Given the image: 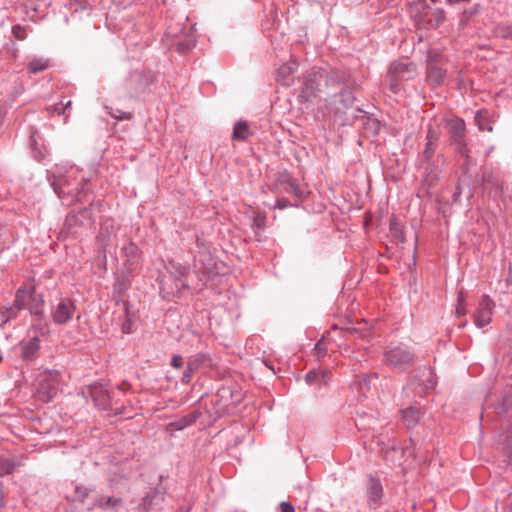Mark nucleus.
<instances>
[{
  "label": "nucleus",
  "mask_w": 512,
  "mask_h": 512,
  "mask_svg": "<svg viewBox=\"0 0 512 512\" xmlns=\"http://www.w3.org/2000/svg\"><path fill=\"white\" fill-rule=\"evenodd\" d=\"M53 178L54 191L67 206L83 201L90 192L88 177L77 167H70L64 174Z\"/></svg>",
  "instance_id": "obj_1"
},
{
  "label": "nucleus",
  "mask_w": 512,
  "mask_h": 512,
  "mask_svg": "<svg viewBox=\"0 0 512 512\" xmlns=\"http://www.w3.org/2000/svg\"><path fill=\"white\" fill-rule=\"evenodd\" d=\"M196 245L199 249L198 255L195 256V273L198 277V283L195 284V289H202L206 282L215 275V261L209 251L208 243L200 238L196 237Z\"/></svg>",
  "instance_id": "obj_2"
},
{
  "label": "nucleus",
  "mask_w": 512,
  "mask_h": 512,
  "mask_svg": "<svg viewBox=\"0 0 512 512\" xmlns=\"http://www.w3.org/2000/svg\"><path fill=\"white\" fill-rule=\"evenodd\" d=\"M328 73L322 68H312L303 76V83L298 95L299 103L313 102L321 91L322 82H326Z\"/></svg>",
  "instance_id": "obj_3"
},
{
  "label": "nucleus",
  "mask_w": 512,
  "mask_h": 512,
  "mask_svg": "<svg viewBox=\"0 0 512 512\" xmlns=\"http://www.w3.org/2000/svg\"><path fill=\"white\" fill-rule=\"evenodd\" d=\"M90 396L95 404V406L99 410H110L113 415H123L127 417H131V406L121 407L115 406L112 402L111 396L109 395L106 388L101 384H94L90 386Z\"/></svg>",
  "instance_id": "obj_4"
},
{
  "label": "nucleus",
  "mask_w": 512,
  "mask_h": 512,
  "mask_svg": "<svg viewBox=\"0 0 512 512\" xmlns=\"http://www.w3.org/2000/svg\"><path fill=\"white\" fill-rule=\"evenodd\" d=\"M91 219V211L84 208L78 212H72L66 216L60 231V238L79 237Z\"/></svg>",
  "instance_id": "obj_5"
},
{
  "label": "nucleus",
  "mask_w": 512,
  "mask_h": 512,
  "mask_svg": "<svg viewBox=\"0 0 512 512\" xmlns=\"http://www.w3.org/2000/svg\"><path fill=\"white\" fill-rule=\"evenodd\" d=\"M384 362L387 366L404 370L414 362V354L403 344L389 345L384 351Z\"/></svg>",
  "instance_id": "obj_6"
},
{
  "label": "nucleus",
  "mask_w": 512,
  "mask_h": 512,
  "mask_svg": "<svg viewBox=\"0 0 512 512\" xmlns=\"http://www.w3.org/2000/svg\"><path fill=\"white\" fill-rule=\"evenodd\" d=\"M44 299L42 294H36L35 287H31L29 290L19 289L16 294L15 304L21 309H29L31 315L38 319H42L44 316Z\"/></svg>",
  "instance_id": "obj_7"
},
{
  "label": "nucleus",
  "mask_w": 512,
  "mask_h": 512,
  "mask_svg": "<svg viewBox=\"0 0 512 512\" xmlns=\"http://www.w3.org/2000/svg\"><path fill=\"white\" fill-rule=\"evenodd\" d=\"M60 374L56 371H45L40 374L36 396L42 402H49L56 394Z\"/></svg>",
  "instance_id": "obj_8"
},
{
  "label": "nucleus",
  "mask_w": 512,
  "mask_h": 512,
  "mask_svg": "<svg viewBox=\"0 0 512 512\" xmlns=\"http://www.w3.org/2000/svg\"><path fill=\"white\" fill-rule=\"evenodd\" d=\"M273 193L286 192L301 199L303 192L300 189L298 180L293 178L287 171L279 172L276 174L275 183L270 188Z\"/></svg>",
  "instance_id": "obj_9"
},
{
  "label": "nucleus",
  "mask_w": 512,
  "mask_h": 512,
  "mask_svg": "<svg viewBox=\"0 0 512 512\" xmlns=\"http://www.w3.org/2000/svg\"><path fill=\"white\" fill-rule=\"evenodd\" d=\"M125 258L123 269L126 273L132 274L140 269L142 262V252L139 247L132 241H129L121 249Z\"/></svg>",
  "instance_id": "obj_10"
},
{
  "label": "nucleus",
  "mask_w": 512,
  "mask_h": 512,
  "mask_svg": "<svg viewBox=\"0 0 512 512\" xmlns=\"http://www.w3.org/2000/svg\"><path fill=\"white\" fill-rule=\"evenodd\" d=\"M212 359L207 353H196L188 358L186 369L181 378L183 384H189L194 374L204 367H211Z\"/></svg>",
  "instance_id": "obj_11"
},
{
  "label": "nucleus",
  "mask_w": 512,
  "mask_h": 512,
  "mask_svg": "<svg viewBox=\"0 0 512 512\" xmlns=\"http://www.w3.org/2000/svg\"><path fill=\"white\" fill-rule=\"evenodd\" d=\"M116 228L112 218H104L100 223V229L96 240L102 249L103 268L106 267V248L112 243V238L115 235Z\"/></svg>",
  "instance_id": "obj_12"
},
{
  "label": "nucleus",
  "mask_w": 512,
  "mask_h": 512,
  "mask_svg": "<svg viewBox=\"0 0 512 512\" xmlns=\"http://www.w3.org/2000/svg\"><path fill=\"white\" fill-rule=\"evenodd\" d=\"M494 302L488 295H483L479 301L478 307L473 314V322L479 327H485L490 324L493 315Z\"/></svg>",
  "instance_id": "obj_13"
},
{
  "label": "nucleus",
  "mask_w": 512,
  "mask_h": 512,
  "mask_svg": "<svg viewBox=\"0 0 512 512\" xmlns=\"http://www.w3.org/2000/svg\"><path fill=\"white\" fill-rule=\"evenodd\" d=\"M430 7L426 0H414L409 4L408 12L417 28L429 29L428 14Z\"/></svg>",
  "instance_id": "obj_14"
},
{
  "label": "nucleus",
  "mask_w": 512,
  "mask_h": 512,
  "mask_svg": "<svg viewBox=\"0 0 512 512\" xmlns=\"http://www.w3.org/2000/svg\"><path fill=\"white\" fill-rule=\"evenodd\" d=\"M412 63L394 62L390 65L387 78L389 80L390 89L393 93H397L401 89V82L405 79V74L410 72Z\"/></svg>",
  "instance_id": "obj_15"
},
{
  "label": "nucleus",
  "mask_w": 512,
  "mask_h": 512,
  "mask_svg": "<svg viewBox=\"0 0 512 512\" xmlns=\"http://www.w3.org/2000/svg\"><path fill=\"white\" fill-rule=\"evenodd\" d=\"M76 311V305L70 298H63L52 312V320L55 324L63 325L69 322Z\"/></svg>",
  "instance_id": "obj_16"
},
{
  "label": "nucleus",
  "mask_w": 512,
  "mask_h": 512,
  "mask_svg": "<svg viewBox=\"0 0 512 512\" xmlns=\"http://www.w3.org/2000/svg\"><path fill=\"white\" fill-rule=\"evenodd\" d=\"M156 82V76L152 71H135L131 74L129 85L135 92H145Z\"/></svg>",
  "instance_id": "obj_17"
},
{
  "label": "nucleus",
  "mask_w": 512,
  "mask_h": 512,
  "mask_svg": "<svg viewBox=\"0 0 512 512\" xmlns=\"http://www.w3.org/2000/svg\"><path fill=\"white\" fill-rule=\"evenodd\" d=\"M438 139L439 136L437 131L433 128H429L426 134V144L420 161V165L423 169L428 170L430 168V161L434 157Z\"/></svg>",
  "instance_id": "obj_18"
},
{
  "label": "nucleus",
  "mask_w": 512,
  "mask_h": 512,
  "mask_svg": "<svg viewBox=\"0 0 512 512\" xmlns=\"http://www.w3.org/2000/svg\"><path fill=\"white\" fill-rule=\"evenodd\" d=\"M20 357L24 362L34 361L39 354L40 339L35 336L29 340H23L18 344Z\"/></svg>",
  "instance_id": "obj_19"
},
{
  "label": "nucleus",
  "mask_w": 512,
  "mask_h": 512,
  "mask_svg": "<svg viewBox=\"0 0 512 512\" xmlns=\"http://www.w3.org/2000/svg\"><path fill=\"white\" fill-rule=\"evenodd\" d=\"M366 494L371 507H377L383 498V487L378 477L370 476L367 480Z\"/></svg>",
  "instance_id": "obj_20"
},
{
  "label": "nucleus",
  "mask_w": 512,
  "mask_h": 512,
  "mask_svg": "<svg viewBox=\"0 0 512 512\" xmlns=\"http://www.w3.org/2000/svg\"><path fill=\"white\" fill-rule=\"evenodd\" d=\"M402 420L408 429L414 428L422 416L424 411L420 406L412 405L401 410Z\"/></svg>",
  "instance_id": "obj_21"
},
{
  "label": "nucleus",
  "mask_w": 512,
  "mask_h": 512,
  "mask_svg": "<svg viewBox=\"0 0 512 512\" xmlns=\"http://www.w3.org/2000/svg\"><path fill=\"white\" fill-rule=\"evenodd\" d=\"M297 66L295 60H290L281 65L277 70V81L285 86L291 85L292 75L295 73Z\"/></svg>",
  "instance_id": "obj_22"
},
{
  "label": "nucleus",
  "mask_w": 512,
  "mask_h": 512,
  "mask_svg": "<svg viewBox=\"0 0 512 512\" xmlns=\"http://www.w3.org/2000/svg\"><path fill=\"white\" fill-rule=\"evenodd\" d=\"M445 64L441 65H434L430 64V66H427V74L426 78L428 82L440 86L444 83V80L446 78L447 70L444 67Z\"/></svg>",
  "instance_id": "obj_23"
},
{
  "label": "nucleus",
  "mask_w": 512,
  "mask_h": 512,
  "mask_svg": "<svg viewBox=\"0 0 512 512\" xmlns=\"http://www.w3.org/2000/svg\"><path fill=\"white\" fill-rule=\"evenodd\" d=\"M453 143H460L465 140L466 125L463 119L453 118L448 122Z\"/></svg>",
  "instance_id": "obj_24"
},
{
  "label": "nucleus",
  "mask_w": 512,
  "mask_h": 512,
  "mask_svg": "<svg viewBox=\"0 0 512 512\" xmlns=\"http://www.w3.org/2000/svg\"><path fill=\"white\" fill-rule=\"evenodd\" d=\"M123 309L125 313V319L121 324L122 332L130 334L133 332L134 325L138 320L137 313L130 310V304L128 301H123Z\"/></svg>",
  "instance_id": "obj_25"
},
{
  "label": "nucleus",
  "mask_w": 512,
  "mask_h": 512,
  "mask_svg": "<svg viewBox=\"0 0 512 512\" xmlns=\"http://www.w3.org/2000/svg\"><path fill=\"white\" fill-rule=\"evenodd\" d=\"M52 66V62L49 58L34 57L27 64V71L29 74H37L49 69Z\"/></svg>",
  "instance_id": "obj_26"
},
{
  "label": "nucleus",
  "mask_w": 512,
  "mask_h": 512,
  "mask_svg": "<svg viewBox=\"0 0 512 512\" xmlns=\"http://www.w3.org/2000/svg\"><path fill=\"white\" fill-rule=\"evenodd\" d=\"M250 137L249 125L245 120L240 119L233 127L232 140L246 141Z\"/></svg>",
  "instance_id": "obj_27"
},
{
  "label": "nucleus",
  "mask_w": 512,
  "mask_h": 512,
  "mask_svg": "<svg viewBox=\"0 0 512 512\" xmlns=\"http://www.w3.org/2000/svg\"><path fill=\"white\" fill-rule=\"evenodd\" d=\"M199 416H200V413L197 411H194V412L189 413L186 416H184L174 422H171L169 424V427L172 430H182V429L194 424L196 422V420L199 418Z\"/></svg>",
  "instance_id": "obj_28"
},
{
  "label": "nucleus",
  "mask_w": 512,
  "mask_h": 512,
  "mask_svg": "<svg viewBox=\"0 0 512 512\" xmlns=\"http://www.w3.org/2000/svg\"><path fill=\"white\" fill-rule=\"evenodd\" d=\"M475 121L481 131L492 132V122L488 110L482 109L476 113Z\"/></svg>",
  "instance_id": "obj_29"
},
{
  "label": "nucleus",
  "mask_w": 512,
  "mask_h": 512,
  "mask_svg": "<svg viewBox=\"0 0 512 512\" xmlns=\"http://www.w3.org/2000/svg\"><path fill=\"white\" fill-rule=\"evenodd\" d=\"M481 6L480 4H475L472 7L465 9L460 17L459 27L464 29L472 18L477 16L480 13Z\"/></svg>",
  "instance_id": "obj_30"
},
{
  "label": "nucleus",
  "mask_w": 512,
  "mask_h": 512,
  "mask_svg": "<svg viewBox=\"0 0 512 512\" xmlns=\"http://www.w3.org/2000/svg\"><path fill=\"white\" fill-rule=\"evenodd\" d=\"M120 504H122L121 498H116L113 496H105V495L99 496L95 502V505L97 507H100L103 509L114 508Z\"/></svg>",
  "instance_id": "obj_31"
},
{
  "label": "nucleus",
  "mask_w": 512,
  "mask_h": 512,
  "mask_svg": "<svg viewBox=\"0 0 512 512\" xmlns=\"http://www.w3.org/2000/svg\"><path fill=\"white\" fill-rule=\"evenodd\" d=\"M342 331H343L345 337L357 335L359 337L364 338V337H367L368 335H370V329L367 327L366 323L363 324V327L362 326L346 327V328H343Z\"/></svg>",
  "instance_id": "obj_32"
},
{
  "label": "nucleus",
  "mask_w": 512,
  "mask_h": 512,
  "mask_svg": "<svg viewBox=\"0 0 512 512\" xmlns=\"http://www.w3.org/2000/svg\"><path fill=\"white\" fill-rule=\"evenodd\" d=\"M389 230H390L391 235L395 239L399 240L400 242H404L405 241L404 228H403V226L401 224H399L397 222L395 217H392L390 219Z\"/></svg>",
  "instance_id": "obj_33"
},
{
  "label": "nucleus",
  "mask_w": 512,
  "mask_h": 512,
  "mask_svg": "<svg viewBox=\"0 0 512 512\" xmlns=\"http://www.w3.org/2000/svg\"><path fill=\"white\" fill-rule=\"evenodd\" d=\"M494 35L499 38L512 39V25L500 23L494 28Z\"/></svg>",
  "instance_id": "obj_34"
},
{
  "label": "nucleus",
  "mask_w": 512,
  "mask_h": 512,
  "mask_svg": "<svg viewBox=\"0 0 512 512\" xmlns=\"http://www.w3.org/2000/svg\"><path fill=\"white\" fill-rule=\"evenodd\" d=\"M435 21L428 20L429 29H437L446 21V12L442 8H436L434 10Z\"/></svg>",
  "instance_id": "obj_35"
},
{
  "label": "nucleus",
  "mask_w": 512,
  "mask_h": 512,
  "mask_svg": "<svg viewBox=\"0 0 512 512\" xmlns=\"http://www.w3.org/2000/svg\"><path fill=\"white\" fill-rule=\"evenodd\" d=\"M465 299H466L465 292L462 290L459 291L458 296H457V306H456V311H455V314L457 317H462V316L466 315V313H467Z\"/></svg>",
  "instance_id": "obj_36"
},
{
  "label": "nucleus",
  "mask_w": 512,
  "mask_h": 512,
  "mask_svg": "<svg viewBox=\"0 0 512 512\" xmlns=\"http://www.w3.org/2000/svg\"><path fill=\"white\" fill-rule=\"evenodd\" d=\"M15 469L13 460L0 458V476L11 474Z\"/></svg>",
  "instance_id": "obj_37"
},
{
  "label": "nucleus",
  "mask_w": 512,
  "mask_h": 512,
  "mask_svg": "<svg viewBox=\"0 0 512 512\" xmlns=\"http://www.w3.org/2000/svg\"><path fill=\"white\" fill-rule=\"evenodd\" d=\"M425 170V175L423 176L422 183L424 185H427L428 187H431L436 184L438 181V174L433 171L432 166L430 165V168L428 170Z\"/></svg>",
  "instance_id": "obj_38"
},
{
  "label": "nucleus",
  "mask_w": 512,
  "mask_h": 512,
  "mask_svg": "<svg viewBox=\"0 0 512 512\" xmlns=\"http://www.w3.org/2000/svg\"><path fill=\"white\" fill-rule=\"evenodd\" d=\"M430 64H434V65L445 64L444 60H443V56L439 51H437V50L428 51L427 66H430Z\"/></svg>",
  "instance_id": "obj_39"
},
{
  "label": "nucleus",
  "mask_w": 512,
  "mask_h": 512,
  "mask_svg": "<svg viewBox=\"0 0 512 512\" xmlns=\"http://www.w3.org/2000/svg\"><path fill=\"white\" fill-rule=\"evenodd\" d=\"M327 352H328L327 345L324 341V338H322L316 343V345L314 347V353H315L317 360L320 361L321 359H323L326 356Z\"/></svg>",
  "instance_id": "obj_40"
},
{
  "label": "nucleus",
  "mask_w": 512,
  "mask_h": 512,
  "mask_svg": "<svg viewBox=\"0 0 512 512\" xmlns=\"http://www.w3.org/2000/svg\"><path fill=\"white\" fill-rule=\"evenodd\" d=\"M195 46V40L192 38H187L183 41H178L176 44V49L179 53L184 54L187 51L191 50Z\"/></svg>",
  "instance_id": "obj_41"
},
{
  "label": "nucleus",
  "mask_w": 512,
  "mask_h": 512,
  "mask_svg": "<svg viewBox=\"0 0 512 512\" xmlns=\"http://www.w3.org/2000/svg\"><path fill=\"white\" fill-rule=\"evenodd\" d=\"M109 114L112 118L116 119V120H131L133 115L132 113L130 112H126V111H122L118 108L114 109V108H110V111H109Z\"/></svg>",
  "instance_id": "obj_42"
},
{
  "label": "nucleus",
  "mask_w": 512,
  "mask_h": 512,
  "mask_svg": "<svg viewBox=\"0 0 512 512\" xmlns=\"http://www.w3.org/2000/svg\"><path fill=\"white\" fill-rule=\"evenodd\" d=\"M130 286V280L128 278L122 277L118 278L114 284V291L118 293H122L126 291Z\"/></svg>",
  "instance_id": "obj_43"
},
{
  "label": "nucleus",
  "mask_w": 512,
  "mask_h": 512,
  "mask_svg": "<svg viewBox=\"0 0 512 512\" xmlns=\"http://www.w3.org/2000/svg\"><path fill=\"white\" fill-rule=\"evenodd\" d=\"M266 225V215L263 212H257L253 216V227L263 229Z\"/></svg>",
  "instance_id": "obj_44"
},
{
  "label": "nucleus",
  "mask_w": 512,
  "mask_h": 512,
  "mask_svg": "<svg viewBox=\"0 0 512 512\" xmlns=\"http://www.w3.org/2000/svg\"><path fill=\"white\" fill-rule=\"evenodd\" d=\"M71 106V101L68 100L66 103L60 102L59 104L53 105L48 110L51 113H56L58 115H62L65 113V110Z\"/></svg>",
  "instance_id": "obj_45"
},
{
  "label": "nucleus",
  "mask_w": 512,
  "mask_h": 512,
  "mask_svg": "<svg viewBox=\"0 0 512 512\" xmlns=\"http://www.w3.org/2000/svg\"><path fill=\"white\" fill-rule=\"evenodd\" d=\"M12 34L17 40H25L27 37L26 28L19 24L12 27Z\"/></svg>",
  "instance_id": "obj_46"
},
{
  "label": "nucleus",
  "mask_w": 512,
  "mask_h": 512,
  "mask_svg": "<svg viewBox=\"0 0 512 512\" xmlns=\"http://www.w3.org/2000/svg\"><path fill=\"white\" fill-rule=\"evenodd\" d=\"M457 147V152L466 158V160L468 161L469 158H470V150L469 148L467 147V144L465 142V140H462L460 143H454Z\"/></svg>",
  "instance_id": "obj_47"
},
{
  "label": "nucleus",
  "mask_w": 512,
  "mask_h": 512,
  "mask_svg": "<svg viewBox=\"0 0 512 512\" xmlns=\"http://www.w3.org/2000/svg\"><path fill=\"white\" fill-rule=\"evenodd\" d=\"M319 379L320 370H311L305 376V380L309 385L315 384Z\"/></svg>",
  "instance_id": "obj_48"
},
{
  "label": "nucleus",
  "mask_w": 512,
  "mask_h": 512,
  "mask_svg": "<svg viewBox=\"0 0 512 512\" xmlns=\"http://www.w3.org/2000/svg\"><path fill=\"white\" fill-rule=\"evenodd\" d=\"M170 365L174 368V369H181L184 365V359L181 355L179 354H175L172 356V359H171V362H170Z\"/></svg>",
  "instance_id": "obj_49"
},
{
  "label": "nucleus",
  "mask_w": 512,
  "mask_h": 512,
  "mask_svg": "<svg viewBox=\"0 0 512 512\" xmlns=\"http://www.w3.org/2000/svg\"><path fill=\"white\" fill-rule=\"evenodd\" d=\"M289 206H293V204H291L287 198L283 197V198H279L276 200L274 208H278V209L282 210Z\"/></svg>",
  "instance_id": "obj_50"
},
{
  "label": "nucleus",
  "mask_w": 512,
  "mask_h": 512,
  "mask_svg": "<svg viewBox=\"0 0 512 512\" xmlns=\"http://www.w3.org/2000/svg\"><path fill=\"white\" fill-rule=\"evenodd\" d=\"M280 512H295L294 506L287 501H283L279 505Z\"/></svg>",
  "instance_id": "obj_51"
},
{
  "label": "nucleus",
  "mask_w": 512,
  "mask_h": 512,
  "mask_svg": "<svg viewBox=\"0 0 512 512\" xmlns=\"http://www.w3.org/2000/svg\"><path fill=\"white\" fill-rule=\"evenodd\" d=\"M173 267L175 268L176 270V273L181 276V277H185L188 275L189 273V269L188 267L184 266V265H181V264H178L177 266L176 265H173Z\"/></svg>",
  "instance_id": "obj_52"
},
{
  "label": "nucleus",
  "mask_w": 512,
  "mask_h": 512,
  "mask_svg": "<svg viewBox=\"0 0 512 512\" xmlns=\"http://www.w3.org/2000/svg\"><path fill=\"white\" fill-rule=\"evenodd\" d=\"M505 281L507 286H512V264L508 266V275Z\"/></svg>",
  "instance_id": "obj_53"
},
{
  "label": "nucleus",
  "mask_w": 512,
  "mask_h": 512,
  "mask_svg": "<svg viewBox=\"0 0 512 512\" xmlns=\"http://www.w3.org/2000/svg\"><path fill=\"white\" fill-rule=\"evenodd\" d=\"M4 506V493L2 489V482H0V508Z\"/></svg>",
  "instance_id": "obj_54"
},
{
  "label": "nucleus",
  "mask_w": 512,
  "mask_h": 512,
  "mask_svg": "<svg viewBox=\"0 0 512 512\" xmlns=\"http://www.w3.org/2000/svg\"><path fill=\"white\" fill-rule=\"evenodd\" d=\"M76 492L79 493V496L86 497L88 495L86 488H77Z\"/></svg>",
  "instance_id": "obj_55"
},
{
  "label": "nucleus",
  "mask_w": 512,
  "mask_h": 512,
  "mask_svg": "<svg viewBox=\"0 0 512 512\" xmlns=\"http://www.w3.org/2000/svg\"><path fill=\"white\" fill-rule=\"evenodd\" d=\"M129 387H130L129 384L123 383V384L118 386V389L121 390V391H126V390L129 389Z\"/></svg>",
  "instance_id": "obj_56"
},
{
  "label": "nucleus",
  "mask_w": 512,
  "mask_h": 512,
  "mask_svg": "<svg viewBox=\"0 0 512 512\" xmlns=\"http://www.w3.org/2000/svg\"><path fill=\"white\" fill-rule=\"evenodd\" d=\"M449 4H458L460 2H470V0H447Z\"/></svg>",
  "instance_id": "obj_57"
},
{
  "label": "nucleus",
  "mask_w": 512,
  "mask_h": 512,
  "mask_svg": "<svg viewBox=\"0 0 512 512\" xmlns=\"http://www.w3.org/2000/svg\"><path fill=\"white\" fill-rule=\"evenodd\" d=\"M329 375V372L327 370H320V378L324 379Z\"/></svg>",
  "instance_id": "obj_58"
},
{
  "label": "nucleus",
  "mask_w": 512,
  "mask_h": 512,
  "mask_svg": "<svg viewBox=\"0 0 512 512\" xmlns=\"http://www.w3.org/2000/svg\"><path fill=\"white\" fill-rule=\"evenodd\" d=\"M432 3H437L439 0H430Z\"/></svg>",
  "instance_id": "obj_59"
},
{
  "label": "nucleus",
  "mask_w": 512,
  "mask_h": 512,
  "mask_svg": "<svg viewBox=\"0 0 512 512\" xmlns=\"http://www.w3.org/2000/svg\"><path fill=\"white\" fill-rule=\"evenodd\" d=\"M465 326H466V322L460 325L461 328L465 327Z\"/></svg>",
  "instance_id": "obj_60"
}]
</instances>
